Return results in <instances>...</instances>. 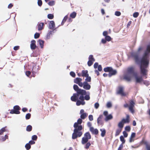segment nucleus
<instances>
[{"label": "nucleus", "instance_id": "nucleus-1", "mask_svg": "<svg viewBox=\"0 0 150 150\" xmlns=\"http://www.w3.org/2000/svg\"><path fill=\"white\" fill-rule=\"evenodd\" d=\"M143 47H139L136 52H132L130 53L129 57L133 59L137 64L139 65L140 71L141 74L144 76L147 75L149 63L148 59L150 56V47H146L143 54L142 58L140 57V51L142 50Z\"/></svg>", "mask_w": 150, "mask_h": 150}, {"label": "nucleus", "instance_id": "nucleus-2", "mask_svg": "<svg viewBox=\"0 0 150 150\" xmlns=\"http://www.w3.org/2000/svg\"><path fill=\"white\" fill-rule=\"evenodd\" d=\"M82 122V119L79 118L77 122H75L74 125V129L72 135V139H75L78 137H80L82 135V133L81 131L83 129L82 125H81Z\"/></svg>", "mask_w": 150, "mask_h": 150}, {"label": "nucleus", "instance_id": "nucleus-3", "mask_svg": "<svg viewBox=\"0 0 150 150\" xmlns=\"http://www.w3.org/2000/svg\"><path fill=\"white\" fill-rule=\"evenodd\" d=\"M90 93L89 91H86L84 89H81L77 91L76 93H74L71 96L72 98L74 101H76L77 98L84 99L86 100H89L90 98Z\"/></svg>", "mask_w": 150, "mask_h": 150}, {"label": "nucleus", "instance_id": "nucleus-4", "mask_svg": "<svg viewBox=\"0 0 150 150\" xmlns=\"http://www.w3.org/2000/svg\"><path fill=\"white\" fill-rule=\"evenodd\" d=\"M91 137V135L89 132L85 133L84 134V137L82 139V144H84L87 143L88 142V140L90 139Z\"/></svg>", "mask_w": 150, "mask_h": 150}, {"label": "nucleus", "instance_id": "nucleus-5", "mask_svg": "<svg viewBox=\"0 0 150 150\" xmlns=\"http://www.w3.org/2000/svg\"><path fill=\"white\" fill-rule=\"evenodd\" d=\"M33 51V53L31 54V57H37L40 54V50L39 47H30Z\"/></svg>", "mask_w": 150, "mask_h": 150}, {"label": "nucleus", "instance_id": "nucleus-6", "mask_svg": "<svg viewBox=\"0 0 150 150\" xmlns=\"http://www.w3.org/2000/svg\"><path fill=\"white\" fill-rule=\"evenodd\" d=\"M20 109L21 108L19 106L16 105L13 107V109L11 110L10 113L11 114H19L20 113L19 111Z\"/></svg>", "mask_w": 150, "mask_h": 150}, {"label": "nucleus", "instance_id": "nucleus-7", "mask_svg": "<svg viewBox=\"0 0 150 150\" xmlns=\"http://www.w3.org/2000/svg\"><path fill=\"white\" fill-rule=\"evenodd\" d=\"M71 100L73 102H76V104L77 106H79L81 105H84L85 104V102L84 101L85 99H80V98H77L76 101H74L72 98V97L71 98Z\"/></svg>", "mask_w": 150, "mask_h": 150}, {"label": "nucleus", "instance_id": "nucleus-8", "mask_svg": "<svg viewBox=\"0 0 150 150\" xmlns=\"http://www.w3.org/2000/svg\"><path fill=\"white\" fill-rule=\"evenodd\" d=\"M103 114L105 117V120L106 121L110 120L113 118V116L111 114L108 115V112L107 111H104Z\"/></svg>", "mask_w": 150, "mask_h": 150}, {"label": "nucleus", "instance_id": "nucleus-9", "mask_svg": "<svg viewBox=\"0 0 150 150\" xmlns=\"http://www.w3.org/2000/svg\"><path fill=\"white\" fill-rule=\"evenodd\" d=\"M33 68L32 69L33 76L35 77V74L37 73V72L39 70V66H36V64L33 63Z\"/></svg>", "mask_w": 150, "mask_h": 150}, {"label": "nucleus", "instance_id": "nucleus-10", "mask_svg": "<svg viewBox=\"0 0 150 150\" xmlns=\"http://www.w3.org/2000/svg\"><path fill=\"white\" fill-rule=\"evenodd\" d=\"M103 115H100L98 117L97 120V123L98 125H100L102 126L104 124V122L102 119L103 118Z\"/></svg>", "mask_w": 150, "mask_h": 150}, {"label": "nucleus", "instance_id": "nucleus-11", "mask_svg": "<svg viewBox=\"0 0 150 150\" xmlns=\"http://www.w3.org/2000/svg\"><path fill=\"white\" fill-rule=\"evenodd\" d=\"M127 73L128 74H132L134 76L137 73L134 71V68L132 67H131L128 68L127 69Z\"/></svg>", "mask_w": 150, "mask_h": 150}, {"label": "nucleus", "instance_id": "nucleus-12", "mask_svg": "<svg viewBox=\"0 0 150 150\" xmlns=\"http://www.w3.org/2000/svg\"><path fill=\"white\" fill-rule=\"evenodd\" d=\"M117 73V70L115 69H113L112 68V69H111L108 74V76L109 77H110L112 76L115 75Z\"/></svg>", "mask_w": 150, "mask_h": 150}, {"label": "nucleus", "instance_id": "nucleus-13", "mask_svg": "<svg viewBox=\"0 0 150 150\" xmlns=\"http://www.w3.org/2000/svg\"><path fill=\"white\" fill-rule=\"evenodd\" d=\"M83 88L85 90H90L91 88V86L88 82H84Z\"/></svg>", "mask_w": 150, "mask_h": 150}, {"label": "nucleus", "instance_id": "nucleus-14", "mask_svg": "<svg viewBox=\"0 0 150 150\" xmlns=\"http://www.w3.org/2000/svg\"><path fill=\"white\" fill-rule=\"evenodd\" d=\"M44 23L42 22H38L37 24L38 30L39 31L41 30L44 28Z\"/></svg>", "mask_w": 150, "mask_h": 150}, {"label": "nucleus", "instance_id": "nucleus-15", "mask_svg": "<svg viewBox=\"0 0 150 150\" xmlns=\"http://www.w3.org/2000/svg\"><path fill=\"white\" fill-rule=\"evenodd\" d=\"M89 130L93 134L97 135L98 133V131L96 129H94L93 127H91L90 128Z\"/></svg>", "mask_w": 150, "mask_h": 150}, {"label": "nucleus", "instance_id": "nucleus-16", "mask_svg": "<svg viewBox=\"0 0 150 150\" xmlns=\"http://www.w3.org/2000/svg\"><path fill=\"white\" fill-rule=\"evenodd\" d=\"M55 24L54 22L53 21H50L49 25V28L51 30H55L54 28Z\"/></svg>", "mask_w": 150, "mask_h": 150}, {"label": "nucleus", "instance_id": "nucleus-17", "mask_svg": "<svg viewBox=\"0 0 150 150\" xmlns=\"http://www.w3.org/2000/svg\"><path fill=\"white\" fill-rule=\"evenodd\" d=\"M137 83H140L143 81V79L142 77H139L137 76V73L134 76Z\"/></svg>", "mask_w": 150, "mask_h": 150}, {"label": "nucleus", "instance_id": "nucleus-18", "mask_svg": "<svg viewBox=\"0 0 150 150\" xmlns=\"http://www.w3.org/2000/svg\"><path fill=\"white\" fill-rule=\"evenodd\" d=\"M123 78L127 81H130L131 79V77L130 75L127 74L124 75Z\"/></svg>", "mask_w": 150, "mask_h": 150}, {"label": "nucleus", "instance_id": "nucleus-19", "mask_svg": "<svg viewBox=\"0 0 150 150\" xmlns=\"http://www.w3.org/2000/svg\"><path fill=\"white\" fill-rule=\"evenodd\" d=\"M117 93L118 94H120L122 96H124L125 95L123 91V88L122 87H120L119 88V90Z\"/></svg>", "mask_w": 150, "mask_h": 150}, {"label": "nucleus", "instance_id": "nucleus-20", "mask_svg": "<svg viewBox=\"0 0 150 150\" xmlns=\"http://www.w3.org/2000/svg\"><path fill=\"white\" fill-rule=\"evenodd\" d=\"M89 75L88 71L87 70H83L81 71V76L83 77H88Z\"/></svg>", "mask_w": 150, "mask_h": 150}, {"label": "nucleus", "instance_id": "nucleus-21", "mask_svg": "<svg viewBox=\"0 0 150 150\" xmlns=\"http://www.w3.org/2000/svg\"><path fill=\"white\" fill-rule=\"evenodd\" d=\"M129 116L128 115H127L126 119L123 118L122 119V120L124 121V123H129Z\"/></svg>", "mask_w": 150, "mask_h": 150}, {"label": "nucleus", "instance_id": "nucleus-22", "mask_svg": "<svg viewBox=\"0 0 150 150\" xmlns=\"http://www.w3.org/2000/svg\"><path fill=\"white\" fill-rule=\"evenodd\" d=\"M82 81V79L81 78L77 77L74 80V82L77 84L81 82Z\"/></svg>", "mask_w": 150, "mask_h": 150}, {"label": "nucleus", "instance_id": "nucleus-23", "mask_svg": "<svg viewBox=\"0 0 150 150\" xmlns=\"http://www.w3.org/2000/svg\"><path fill=\"white\" fill-rule=\"evenodd\" d=\"M100 131L101 133V135L102 137H103L105 136L106 134V131L105 129H100Z\"/></svg>", "mask_w": 150, "mask_h": 150}, {"label": "nucleus", "instance_id": "nucleus-24", "mask_svg": "<svg viewBox=\"0 0 150 150\" xmlns=\"http://www.w3.org/2000/svg\"><path fill=\"white\" fill-rule=\"evenodd\" d=\"M73 89L74 90L76 91V93L77 92V91L81 89L79 88L78 86L76 84H74L73 85Z\"/></svg>", "mask_w": 150, "mask_h": 150}, {"label": "nucleus", "instance_id": "nucleus-25", "mask_svg": "<svg viewBox=\"0 0 150 150\" xmlns=\"http://www.w3.org/2000/svg\"><path fill=\"white\" fill-rule=\"evenodd\" d=\"M111 69H112L111 67H107L104 68L103 70L105 72H109V73Z\"/></svg>", "mask_w": 150, "mask_h": 150}, {"label": "nucleus", "instance_id": "nucleus-26", "mask_svg": "<svg viewBox=\"0 0 150 150\" xmlns=\"http://www.w3.org/2000/svg\"><path fill=\"white\" fill-rule=\"evenodd\" d=\"M124 123V121L122 120L118 124V127L120 128H122L123 127Z\"/></svg>", "mask_w": 150, "mask_h": 150}, {"label": "nucleus", "instance_id": "nucleus-27", "mask_svg": "<svg viewBox=\"0 0 150 150\" xmlns=\"http://www.w3.org/2000/svg\"><path fill=\"white\" fill-rule=\"evenodd\" d=\"M7 127L6 126L0 129V135H2L4 132L6 131V128Z\"/></svg>", "mask_w": 150, "mask_h": 150}, {"label": "nucleus", "instance_id": "nucleus-28", "mask_svg": "<svg viewBox=\"0 0 150 150\" xmlns=\"http://www.w3.org/2000/svg\"><path fill=\"white\" fill-rule=\"evenodd\" d=\"M36 41L35 40H32L31 42V44L30 45V47H37L35 45Z\"/></svg>", "mask_w": 150, "mask_h": 150}, {"label": "nucleus", "instance_id": "nucleus-29", "mask_svg": "<svg viewBox=\"0 0 150 150\" xmlns=\"http://www.w3.org/2000/svg\"><path fill=\"white\" fill-rule=\"evenodd\" d=\"M32 126L30 125L27 126L26 128V130L27 131L30 132L32 131Z\"/></svg>", "mask_w": 150, "mask_h": 150}, {"label": "nucleus", "instance_id": "nucleus-30", "mask_svg": "<svg viewBox=\"0 0 150 150\" xmlns=\"http://www.w3.org/2000/svg\"><path fill=\"white\" fill-rule=\"evenodd\" d=\"M87 116V114L86 113L81 114L80 115L81 118L82 119H85Z\"/></svg>", "mask_w": 150, "mask_h": 150}, {"label": "nucleus", "instance_id": "nucleus-31", "mask_svg": "<svg viewBox=\"0 0 150 150\" xmlns=\"http://www.w3.org/2000/svg\"><path fill=\"white\" fill-rule=\"evenodd\" d=\"M76 15V13L75 12H73L70 14V16L72 18H75Z\"/></svg>", "mask_w": 150, "mask_h": 150}, {"label": "nucleus", "instance_id": "nucleus-32", "mask_svg": "<svg viewBox=\"0 0 150 150\" xmlns=\"http://www.w3.org/2000/svg\"><path fill=\"white\" fill-rule=\"evenodd\" d=\"M38 42L39 43L40 47H43L44 46V41L41 40H39L38 41Z\"/></svg>", "mask_w": 150, "mask_h": 150}, {"label": "nucleus", "instance_id": "nucleus-33", "mask_svg": "<svg viewBox=\"0 0 150 150\" xmlns=\"http://www.w3.org/2000/svg\"><path fill=\"white\" fill-rule=\"evenodd\" d=\"M120 141L122 142V144H124L125 143V140L124 139V137L123 136L121 135L120 136Z\"/></svg>", "mask_w": 150, "mask_h": 150}, {"label": "nucleus", "instance_id": "nucleus-34", "mask_svg": "<svg viewBox=\"0 0 150 150\" xmlns=\"http://www.w3.org/2000/svg\"><path fill=\"white\" fill-rule=\"evenodd\" d=\"M31 147V145L29 143H27L25 145V147L27 150H29Z\"/></svg>", "mask_w": 150, "mask_h": 150}, {"label": "nucleus", "instance_id": "nucleus-35", "mask_svg": "<svg viewBox=\"0 0 150 150\" xmlns=\"http://www.w3.org/2000/svg\"><path fill=\"white\" fill-rule=\"evenodd\" d=\"M88 60L95 62V59L94 58L93 56L92 55H90L88 57Z\"/></svg>", "mask_w": 150, "mask_h": 150}, {"label": "nucleus", "instance_id": "nucleus-36", "mask_svg": "<svg viewBox=\"0 0 150 150\" xmlns=\"http://www.w3.org/2000/svg\"><path fill=\"white\" fill-rule=\"evenodd\" d=\"M86 77V78L85 79V81L84 82H88L91 81V76H89V75H88V77Z\"/></svg>", "mask_w": 150, "mask_h": 150}, {"label": "nucleus", "instance_id": "nucleus-37", "mask_svg": "<svg viewBox=\"0 0 150 150\" xmlns=\"http://www.w3.org/2000/svg\"><path fill=\"white\" fill-rule=\"evenodd\" d=\"M135 104V103L133 100H130V102L129 105V107H134Z\"/></svg>", "mask_w": 150, "mask_h": 150}, {"label": "nucleus", "instance_id": "nucleus-38", "mask_svg": "<svg viewBox=\"0 0 150 150\" xmlns=\"http://www.w3.org/2000/svg\"><path fill=\"white\" fill-rule=\"evenodd\" d=\"M8 138V136L7 135H5L4 136H2L1 137V140L4 142L6 140V139Z\"/></svg>", "mask_w": 150, "mask_h": 150}, {"label": "nucleus", "instance_id": "nucleus-39", "mask_svg": "<svg viewBox=\"0 0 150 150\" xmlns=\"http://www.w3.org/2000/svg\"><path fill=\"white\" fill-rule=\"evenodd\" d=\"M67 18H68V17H67V16H66L64 17V19H63V20L62 21V23H61L62 25H63V24H64V23L65 22V21H66L67 20Z\"/></svg>", "mask_w": 150, "mask_h": 150}, {"label": "nucleus", "instance_id": "nucleus-40", "mask_svg": "<svg viewBox=\"0 0 150 150\" xmlns=\"http://www.w3.org/2000/svg\"><path fill=\"white\" fill-rule=\"evenodd\" d=\"M86 144L84 147L86 149H88L89 148V147L91 145V144L90 142H87L86 143Z\"/></svg>", "mask_w": 150, "mask_h": 150}, {"label": "nucleus", "instance_id": "nucleus-41", "mask_svg": "<svg viewBox=\"0 0 150 150\" xmlns=\"http://www.w3.org/2000/svg\"><path fill=\"white\" fill-rule=\"evenodd\" d=\"M47 18L49 19H52L54 17V15L52 14H49L47 15Z\"/></svg>", "mask_w": 150, "mask_h": 150}, {"label": "nucleus", "instance_id": "nucleus-42", "mask_svg": "<svg viewBox=\"0 0 150 150\" xmlns=\"http://www.w3.org/2000/svg\"><path fill=\"white\" fill-rule=\"evenodd\" d=\"M48 4L51 6H54L55 4V1H52L49 2Z\"/></svg>", "mask_w": 150, "mask_h": 150}, {"label": "nucleus", "instance_id": "nucleus-43", "mask_svg": "<svg viewBox=\"0 0 150 150\" xmlns=\"http://www.w3.org/2000/svg\"><path fill=\"white\" fill-rule=\"evenodd\" d=\"M32 139L34 141H36L38 139V136L36 135H34L32 137Z\"/></svg>", "mask_w": 150, "mask_h": 150}, {"label": "nucleus", "instance_id": "nucleus-44", "mask_svg": "<svg viewBox=\"0 0 150 150\" xmlns=\"http://www.w3.org/2000/svg\"><path fill=\"white\" fill-rule=\"evenodd\" d=\"M31 115L30 113H28L25 115V119L26 120L30 119L31 117Z\"/></svg>", "mask_w": 150, "mask_h": 150}, {"label": "nucleus", "instance_id": "nucleus-45", "mask_svg": "<svg viewBox=\"0 0 150 150\" xmlns=\"http://www.w3.org/2000/svg\"><path fill=\"white\" fill-rule=\"evenodd\" d=\"M112 106V104L110 102L107 103L106 105V107L108 108H110Z\"/></svg>", "mask_w": 150, "mask_h": 150}, {"label": "nucleus", "instance_id": "nucleus-46", "mask_svg": "<svg viewBox=\"0 0 150 150\" xmlns=\"http://www.w3.org/2000/svg\"><path fill=\"white\" fill-rule=\"evenodd\" d=\"M121 132V130L120 129H117L116 131V132L115 134V136H117L118 135L120 134V132Z\"/></svg>", "mask_w": 150, "mask_h": 150}, {"label": "nucleus", "instance_id": "nucleus-47", "mask_svg": "<svg viewBox=\"0 0 150 150\" xmlns=\"http://www.w3.org/2000/svg\"><path fill=\"white\" fill-rule=\"evenodd\" d=\"M94 62L88 60L87 62V64L89 67L91 66L93 64Z\"/></svg>", "mask_w": 150, "mask_h": 150}, {"label": "nucleus", "instance_id": "nucleus-48", "mask_svg": "<svg viewBox=\"0 0 150 150\" xmlns=\"http://www.w3.org/2000/svg\"><path fill=\"white\" fill-rule=\"evenodd\" d=\"M70 76H71L73 78L75 77L76 76V74L73 71H71L70 72Z\"/></svg>", "mask_w": 150, "mask_h": 150}, {"label": "nucleus", "instance_id": "nucleus-49", "mask_svg": "<svg viewBox=\"0 0 150 150\" xmlns=\"http://www.w3.org/2000/svg\"><path fill=\"white\" fill-rule=\"evenodd\" d=\"M131 129L130 127L129 126H126L125 127V130L126 131L129 132Z\"/></svg>", "mask_w": 150, "mask_h": 150}, {"label": "nucleus", "instance_id": "nucleus-50", "mask_svg": "<svg viewBox=\"0 0 150 150\" xmlns=\"http://www.w3.org/2000/svg\"><path fill=\"white\" fill-rule=\"evenodd\" d=\"M105 38L106 41H110L111 39V38L108 35L105 36Z\"/></svg>", "mask_w": 150, "mask_h": 150}, {"label": "nucleus", "instance_id": "nucleus-51", "mask_svg": "<svg viewBox=\"0 0 150 150\" xmlns=\"http://www.w3.org/2000/svg\"><path fill=\"white\" fill-rule=\"evenodd\" d=\"M40 34L38 33H36L34 35V38L35 39L38 38L40 37Z\"/></svg>", "mask_w": 150, "mask_h": 150}, {"label": "nucleus", "instance_id": "nucleus-52", "mask_svg": "<svg viewBox=\"0 0 150 150\" xmlns=\"http://www.w3.org/2000/svg\"><path fill=\"white\" fill-rule=\"evenodd\" d=\"M121 13L120 12L118 11H116L115 12V14L117 16H119L121 15Z\"/></svg>", "mask_w": 150, "mask_h": 150}, {"label": "nucleus", "instance_id": "nucleus-53", "mask_svg": "<svg viewBox=\"0 0 150 150\" xmlns=\"http://www.w3.org/2000/svg\"><path fill=\"white\" fill-rule=\"evenodd\" d=\"M88 119L90 121H92L93 120V117L92 115H90L88 116Z\"/></svg>", "mask_w": 150, "mask_h": 150}, {"label": "nucleus", "instance_id": "nucleus-54", "mask_svg": "<svg viewBox=\"0 0 150 150\" xmlns=\"http://www.w3.org/2000/svg\"><path fill=\"white\" fill-rule=\"evenodd\" d=\"M38 5L40 6H41L42 4V1L41 0H38Z\"/></svg>", "mask_w": 150, "mask_h": 150}, {"label": "nucleus", "instance_id": "nucleus-55", "mask_svg": "<svg viewBox=\"0 0 150 150\" xmlns=\"http://www.w3.org/2000/svg\"><path fill=\"white\" fill-rule=\"evenodd\" d=\"M123 134L124 135V137H127L128 136V134L125 131H124L123 132Z\"/></svg>", "mask_w": 150, "mask_h": 150}, {"label": "nucleus", "instance_id": "nucleus-56", "mask_svg": "<svg viewBox=\"0 0 150 150\" xmlns=\"http://www.w3.org/2000/svg\"><path fill=\"white\" fill-rule=\"evenodd\" d=\"M99 104L98 102L94 104L95 108L96 109H98L99 108Z\"/></svg>", "mask_w": 150, "mask_h": 150}, {"label": "nucleus", "instance_id": "nucleus-57", "mask_svg": "<svg viewBox=\"0 0 150 150\" xmlns=\"http://www.w3.org/2000/svg\"><path fill=\"white\" fill-rule=\"evenodd\" d=\"M129 109L132 113H133L134 112V111L133 109V107H129Z\"/></svg>", "mask_w": 150, "mask_h": 150}, {"label": "nucleus", "instance_id": "nucleus-58", "mask_svg": "<svg viewBox=\"0 0 150 150\" xmlns=\"http://www.w3.org/2000/svg\"><path fill=\"white\" fill-rule=\"evenodd\" d=\"M31 73V72L30 71H27L25 72V74L28 77H29L30 76Z\"/></svg>", "mask_w": 150, "mask_h": 150}, {"label": "nucleus", "instance_id": "nucleus-59", "mask_svg": "<svg viewBox=\"0 0 150 150\" xmlns=\"http://www.w3.org/2000/svg\"><path fill=\"white\" fill-rule=\"evenodd\" d=\"M99 65L98 62H95L93 65L94 68L95 69H96L98 67Z\"/></svg>", "mask_w": 150, "mask_h": 150}, {"label": "nucleus", "instance_id": "nucleus-60", "mask_svg": "<svg viewBox=\"0 0 150 150\" xmlns=\"http://www.w3.org/2000/svg\"><path fill=\"white\" fill-rule=\"evenodd\" d=\"M98 71H100L102 70V68L101 65H99L98 67Z\"/></svg>", "mask_w": 150, "mask_h": 150}, {"label": "nucleus", "instance_id": "nucleus-61", "mask_svg": "<svg viewBox=\"0 0 150 150\" xmlns=\"http://www.w3.org/2000/svg\"><path fill=\"white\" fill-rule=\"evenodd\" d=\"M139 14L138 12H135L133 13V16L134 18H137L138 17Z\"/></svg>", "mask_w": 150, "mask_h": 150}, {"label": "nucleus", "instance_id": "nucleus-62", "mask_svg": "<svg viewBox=\"0 0 150 150\" xmlns=\"http://www.w3.org/2000/svg\"><path fill=\"white\" fill-rule=\"evenodd\" d=\"M144 83L147 86L149 85L150 83L148 81H145L144 82Z\"/></svg>", "mask_w": 150, "mask_h": 150}, {"label": "nucleus", "instance_id": "nucleus-63", "mask_svg": "<svg viewBox=\"0 0 150 150\" xmlns=\"http://www.w3.org/2000/svg\"><path fill=\"white\" fill-rule=\"evenodd\" d=\"M79 86L81 87H83V83H82L81 81V82H80L79 83L77 84Z\"/></svg>", "mask_w": 150, "mask_h": 150}, {"label": "nucleus", "instance_id": "nucleus-64", "mask_svg": "<svg viewBox=\"0 0 150 150\" xmlns=\"http://www.w3.org/2000/svg\"><path fill=\"white\" fill-rule=\"evenodd\" d=\"M146 146L147 150H150V145L146 144Z\"/></svg>", "mask_w": 150, "mask_h": 150}]
</instances>
